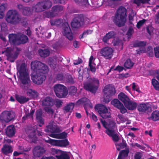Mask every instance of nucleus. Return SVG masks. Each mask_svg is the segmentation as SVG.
Masks as SVG:
<instances>
[{"instance_id": "f257e3e1", "label": "nucleus", "mask_w": 159, "mask_h": 159, "mask_svg": "<svg viewBox=\"0 0 159 159\" xmlns=\"http://www.w3.org/2000/svg\"><path fill=\"white\" fill-rule=\"evenodd\" d=\"M31 68L34 71L31 75L34 83L37 84H42L46 78L44 74L48 71V67L41 62L36 61L31 62Z\"/></svg>"}, {"instance_id": "f03ea898", "label": "nucleus", "mask_w": 159, "mask_h": 159, "mask_svg": "<svg viewBox=\"0 0 159 159\" xmlns=\"http://www.w3.org/2000/svg\"><path fill=\"white\" fill-rule=\"evenodd\" d=\"M23 85L22 88L27 90V93L31 98H34L38 96V93L35 91L29 89L30 84V80L28 71L25 63L20 66V83Z\"/></svg>"}, {"instance_id": "7ed1b4c3", "label": "nucleus", "mask_w": 159, "mask_h": 159, "mask_svg": "<svg viewBox=\"0 0 159 159\" xmlns=\"http://www.w3.org/2000/svg\"><path fill=\"white\" fill-rule=\"evenodd\" d=\"M101 121L103 126L106 129V133L111 137L114 141H117L119 138L116 132L117 130L116 123L112 120L107 123L102 120Z\"/></svg>"}, {"instance_id": "20e7f679", "label": "nucleus", "mask_w": 159, "mask_h": 159, "mask_svg": "<svg viewBox=\"0 0 159 159\" xmlns=\"http://www.w3.org/2000/svg\"><path fill=\"white\" fill-rule=\"evenodd\" d=\"M46 132H50L52 133L49 134L51 137L59 139H65L66 137L67 133L63 132L59 134H55V133H58L60 132L61 130L58 126H57L56 124L53 121H51L49 125L46 127L45 130Z\"/></svg>"}, {"instance_id": "39448f33", "label": "nucleus", "mask_w": 159, "mask_h": 159, "mask_svg": "<svg viewBox=\"0 0 159 159\" xmlns=\"http://www.w3.org/2000/svg\"><path fill=\"white\" fill-rule=\"evenodd\" d=\"M126 10L125 8L120 7L113 18L114 22L119 27L124 25L126 22Z\"/></svg>"}, {"instance_id": "423d86ee", "label": "nucleus", "mask_w": 159, "mask_h": 159, "mask_svg": "<svg viewBox=\"0 0 159 159\" xmlns=\"http://www.w3.org/2000/svg\"><path fill=\"white\" fill-rule=\"evenodd\" d=\"M53 89L56 96L60 98H64L68 94L67 88L63 85L57 84L53 87Z\"/></svg>"}, {"instance_id": "0eeeda50", "label": "nucleus", "mask_w": 159, "mask_h": 159, "mask_svg": "<svg viewBox=\"0 0 159 159\" xmlns=\"http://www.w3.org/2000/svg\"><path fill=\"white\" fill-rule=\"evenodd\" d=\"M104 93L103 101L106 103L108 102L111 100V97L114 95L116 93L115 88L110 85H107L103 89Z\"/></svg>"}, {"instance_id": "6e6552de", "label": "nucleus", "mask_w": 159, "mask_h": 159, "mask_svg": "<svg viewBox=\"0 0 159 159\" xmlns=\"http://www.w3.org/2000/svg\"><path fill=\"white\" fill-rule=\"evenodd\" d=\"M91 83L86 82L84 83V87L86 90L92 93H94L97 90L99 84V80L94 78L91 80Z\"/></svg>"}, {"instance_id": "1a4fd4ad", "label": "nucleus", "mask_w": 159, "mask_h": 159, "mask_svg": "<svg viewBox=\"0 0 159 159\" xmlns=\"http://www.w3.org/2000/svg\"><path fill=\"white\" fill-rule=\"evenodd\" d=\"M6 20L9 23L15 24L19 21V15L15 10H9L7 13Z\"/></svg>"}, {"instance_id": "9d476101", "label": "nucleus", "mask_w": 159, "mask_h": 159, "mask_svg": "<svg viewBox=\"0 0 159 159\" xmlns=\"http://www.w3.org/2000/svg\"><path fill=\"white\" fill-rule=\"evenodd\" d=\"M95 108L103 118L106 119L111 117L110 110L108 109L105 106L98 104L96 106Z\"/></svg>"}, {"instance_id": "9b49d317", "label": "nucleus", "mask_w": 159, "mask_h": 159, "mask_svg": "<svg viewBox=\"0 0 159 159\" xmlns=\"http://www.w3.org/2000/svg\"><path fill=\"white\" fill-rule=\"evenodd\" d=\"M15 117V113L12 111H5L0 115V120L2 123H8Z\"/></svg>"}, {"instance_id": "f8f14e48", "label": "nucleus", "mask_w": 159, "mask_h": 159, "mask_svg": "<svg viewBox=\"0 0 159 159\" xmlns=\"http://www.w3.org/2000/svg\"><path fill=\"white\" fill-rule=\"evenodd\" d=\"M52 6V2L48 0H44L41 2L38 3L35 6V9L33 7L32 9L33 11L40 12L42 11L44 9L49 8Z\"/></svg>"}, {"instance_id": "ddd939ff", "label": "nucleus", "mask_w": 159, "mask_h": 159, "mask_svg": "<svg viewBox=\"0 0 159 159\" xmlns=\"http://www.w3.org/2000/svg\"><path fill=\"white\" fill-rule=\"evenodd\" d=\"M37 126H35L34 128H32L30 129L28 132V133L29 134L28 137L29 141L30 142L35 143L37 140V138L36 134V133H38V135H42L43 133L40 131H39L37 129Z\"/></svg>"}, {"instance_id": "4468645a", "label": "nucleus", "mask_w": 159, "mask_h": 159, "mask_svg": "<svg viewBox=\"0 0 159 159\" xmlns=\"http://www.w3.org/2000/svg\"><path fill=\"white\" fill-rule=\"evenodd\" d=\"M146 44V43L144 42L137 41L135 42L134 46L135 47H139L140 48L136 50L137 53L140 54L141 53H145L150 51L152 52V48L151 47H148L146 50L144 46Z\"/></svg>"}, {"instance_id": "2eb2a0df", "label": "nucleus", "mask_w": 159, "mask_h": 159, "mask_svg": "<svg viewBox=\"0 0 159 159\" xmlns=\"http://www.w3.org/2000/svg\"><path fill=\"white\" fill-rule=\"evenodd\" d=\"M47 142L52 145L61 147H66L69 145V142L66 139L63 140L49 139Z\"/></svg>"}, {"instance_id": "dca6fc26", "label": "nucleus", "mask_w": 159, "mask_h": 159, "mask_svg": "<svg viewBox=\"0 0 159 159\" xmlns=\"http://www.w3.org/2000/svg\"><path fill=\"white\" fill-rule=\"evenodd\" d=\"M42 105L46 106L44 108L47 112L53 113L51 107L53 105V102L52 99L50 97H46L42 101Z\"/></svg>"}, {"instance_id": "f3484780", "label": "nucleus", "mask_w": 159, "mask_h": 159, "mask_svg": "<svg viewBox=\"0 0 159 159\" xmlns=\"http://www.w3.org/2000/svg\"><path fill=\"white\" fill-rule=\"evenodd\" d=\"M113 50L112 48L106 47L102 49L100 51V53L106 59L111 58L113 55Z\"/></svg>"}, {"instance_id": "a211bd4d", "label": "nucleus", "mask_w": 159, "mask_h": 159, "mask_svg": "<svg viewBox=\"0 0 159 159\" xmlns=\"http://www.w3.org/2000/svg\"><path fill=\"white\" fill-rule=\"evenodd\" d=\"M63 29V34L69 40H72L73 38V34L70 29L67 23H65L64 24Z\"/></svg>"}, {"instance_id": "6ab92c4d", "label": "nucleus", "mask_w": 159, "mask_h": 159, "mask_svg": "<svg viewBox=\"0 0 159 159\" xmlns=\"http://www.w3.org/2000/svg\"><path fill=\"white\" fill-rule=\"evenodd\" d=\"M9 42L14 45L19 44L20 37L19 34H10L8 35Z\"/></svg>"}, {"instance_id": "aec40b11", "label": "nucleus", "mask_w": 159, "mask_h": 159, "mask_svg": "<svg viewBox=\"0 0 159 159\" xmlns=\"http://www.w3.org/2000/svg\"><path fill=\"white\" fill-rule=\"evenodd\" d=\"M82 18L83 16L81 15H79L74 18L71 24V26L74 28H78L80 26V21H82Z\"/></svg>"}, {"instance_id": "412c9836", "label": "nucleus", "mask_w": 159, "mask_h": 159, "mask_svg": "<svg viewBox=\"0 0 159 159\" xmlns=\"http://www.w3.org/2000/svg\"><path fill=\"white\" fill-rule=\"evenodd\" d=\"M15 133L16 130L13 125L9 126L6 129V134L9 137L13 136Z\"/></svg>"}, {"instance_id": "4be33fe9", "label": "nucleus", "mask_w": 159, "mask_h": 159, "mask_svg": "<svg viewBox=\"0 0 159 159\" xmlns=\"http://www.w3.org/2000/svg\"><path fill=\"white\" fill-rule=\"evenodd\" d=\"M1 151L2 153L6 155L11 153L13 151V149L12 147L10 145L5 144L3 145Z\"/></svg>"}, {"instance_id": "5701e85b", "label": "nucleus", "mask_w": 159, "mask_h": 159, "mask_svg": "<svg viewBox=\"0 0 159 159\" xmlns=\"http://www.w3.org/2000/svg\"><path fill=\"white\" fill-rule=\"evenodd\" d=\"M45 152V150L43 148L38 146L34 148L33 153L34 156L39 157L44 153Z\"/></svg>"}, {"instance_id": "b1692460", "label": "nucleus", "mask_w": 159, "mask_h": 159, "mask_svg": "<svg viewBox=\"0 0 159 159\" xmlns=\"http://www.w3.org/2000/svg\"><path fill=\"white\" fill-rule=\"evenodd\" d=\"M125 106L129 110H133L135 109L137 105V103L134 101L130 100V99L124 104Z\"/></svg>"}, {"instance_id": "393cba45", "label": "nucleus", "mask_w": 159, "mask_h": 159, "mask_svg": "<svg viewBox=\"0 0 159 159\" xmlns=\"http://www.w3.org/2000/svg\"><path fill=\"white\" fill-rule=\"evenodd\" d=\"M69 155V152L61 150L59 155H56V157L57 159H70Z\"/></svg>"}, {"instance_id": "a878e982", "label": "nucleus", "mask_w": 159, "mask_h": 159, "mask_svg": "<svg viewBox=\"0 0 159 159\" xmlns=\"http://www.w3.org/2000/svg\"><path fill=\"white\" fill-rule=\"evenodd\" d=\"M76 104L78 105L83 104L85 106L89 105V107H91V104L89 100L85 98H84L79 100L77 102Z\"/></svg>"}, {"instance_id": "bb28decb", "label": "nucleus", "mask_w": 159, "mask_h": 159, "mask_svg": "<svg viewBox=\"0 0 159 159\" xmlns=\"http://www.w3.org/2000/svg\"><path fill=\"white\" fill-rule=\"evenodd\" d=\"M42 114V111L41 109H39L36 112V119L38 122L41 124H39V126L41 127L42 126L41 124H43V121L41 117Z\"/></svg>"}, {"instance_id": "cd10ccee", "label": "nucleus", "mask_w": 159, "mask_h": 159, "mask_svg": "<svg viewBox=\"0 0 159 159\" xmlns=\"http://www.w3.org/2000/svg\"><path fill=\"white\" fill-rule=\"evenodd\" d=\"M118 98L124 104L129 99L128 97L123 92H121L119 94Z\"/></svg>"}, {"instance_id": "c85d7f7f", "label": "nucleus", "mask_w": 159, "mask_h": 159, "mask_svg": "<svg viewBox=\"0 0 159 159\" xmlns=\"http://www.w3.org/2000/svg\"><path fill=\"white\" fill-rule=\"evenodd\" d=\"M115 35V33L111 31L107 33L103 37L102 41L104 42H107L109 39L112 38Z\"/></svg>"}, {"instance_id": "c756f323", "label": "nucleus", "mask_w": 159, "mask_h": 159, "mask_svg": "<svg viewBox=\"0 0 159 159\" xmlns=\"http://www.w3.org/2000/svg\"><path fill=\"white\" fill-rule=\"evenodd\" d=\"M7 5L6 3L0 4V19L2 18L4 16V12L6 9Z\"/></svg>"}, {"instance_id": "7c9ffc66", "label": "nucleus", "mask_w": 159, "mask_h": 159, "mask_svg": "<svg viewBox=\"0 0 159 159\" xmlns=\"http://www.w3.org/2000/svg\"><path fill=\"white\" fill-rule=\"evenodd\" d=\"M149 107L148 103H143L139 105L138 107V110L139 111L143 112L146 111Z\"/></svg>"}, {"instance_id": "2f4dec72", "label": "nucleus", "mask_w": 159, "mask_h": 159, "mask_svg": "<svg viewBox=\"0 0 159 159\" xmlns=\"http://www.w3.org/2000/svg\"><path fill=\"white\" fill-rule=\"evenodd\" d=\"M129 151L128 150H124L121 151L119 154L118 159H125Z\"/></svg>"}, {"instance_id": "473e14b6", "label": "nucleus", "mask_w": 159, "mask_h": 159, "mask_svg": "<svg viewBox=\"0 0 159 159\" xmlns=\"http://www.w3.org/2000/svg\"><path fill=\"white\" fill-rule=\"evenodd\" d=\"M52 12L51 14V16L52 17L53 16L52 14H57L58 12L62 10L63 7L61 6H55L52 7Z\"/></svg>"}, {"instance_id": "72a5a7b5", "label": "nucleus", "mask_w": 159, "mask_h": 159, "mask_svg": "<svg viewBox=\"0 0 159 159\" xmlns=\"http://www.w3.org/2000/svg\"><path fill=\"white\" fill-rule=\"evenodd\" d=\"M39 52L40 56L42 57H47L49 54V51L48 49H39Z\"/></svg>"}, {"instance_id": "f704fd0d", "label": "nucleus", "mask_w": 159, "mask_h": 159, "mask_svg": "<svg viewBox=\"0 0 159 159\" xmlns=\"http://www.w3.org/2000/svg\"><path fill=\"white\" fill-rule=\"evenodd\" d=\"M74 107V104L72 103H70L64 108V110L65 112H71Z\"/></svg>"}, {"instance_id": "c9c22d12", "label": "nucleus", "mask_w": 159, "mask_h": 159, "mask_svg": "<svg viewBox=\"0 0 159 159\" xmlns=\"http://www.w3.org/2000/svg\"><path fill=\"white\" fill-rule=\"evenodd\" d=\"M111 104L115 107L119 108L120 106H122V104L117 99H114L111 102Z\"/></svg>"}, {"instance_id": "e433bc0d", "label": "nucleus", "mask_w": 159, "mask_h": 159, "mask_svg": "<svg viewBox=\"0 0 159 159\" xmlns=\"http://www.w3.org/2000/svg\"><path fill=\"white\" fill-rule=\"evenodd\" d=\"M151 117L154 121L159 120V111H153Z\"/></svg>"}, {"instance_id": "4c0bfd02", "label": "nucleus", "mask_w": 159, "mask_h": 159, "mask_svg": "<svg viewBox=\"0 0 159 159\" xmlns=\"http://www.w3.org/2000/svg\"><path fill=\"white\" fill-rule=\"evenodd\" d=\"M134 65V63L132 62L130 59H128L125 62L124 66L125 68L129 69L131 68Z\"/></svg>"}, {"instance_id": "58836bf2", "label": "nucleus", "mask_w": 159, "mask_h": 159, "mask_svg": "<svg viewBox=\"0 0 159 159\" xmlns=\"http://www.w3.org/2000/svg\"><path fill=\"white\" fill-rule=\"evenodd\" d=\"M62 20L61 19L54 20H51V24L52 25L59 26L61 24L62 22Z\"/></svg>"}, {"instance_id": "ea45409f", "label": "nucleus", "mask_w": 159, "mask_h": 159, "mask_svg": "<svg viewBox=\"0 0 159 159\" xmlns=\"http://www.w3.org/2000/svg\"><path fill=\"white\" fill-rule=\"evenodd\" d=\"M152 84L156 90L159 91V82L157 80L153 79L152 80Z\"/></svg>"}, {"instance_id": "a19ab883", "label": "nucleus", "mask_w": 159, "mask_h": 159, "mask_svg": "<svg viewBox=\"0 0 159 159\" xmlns=\"http://www.w3.org/2000/svg\"><path fill=\"white\" fill-rule=\"evenodd\" d=\"M75 2L81 5L87 6L88 4V0H75Z\"/></svg>"}, {"instance_id": "79ce46f5", "label": "nucleus", "mask_w": 159, "mask_h": 159, "mask_svg": "<svg viewBox=\"0 0 159 159\" xmlns=\"http://www.w3.org/2000/svg\"><path fill=\"white\" fill-rule=\"evenodd\" d=\"M131 86L133 90L136 91L139 93L141 92L139 89V86L135 83H133L131 84Z\"/></svg>"}, {"instance_id": "37998d69", "label": "nucleus", "mask_w": 159, "mask_h": 159, "mask_svg": "<svg viewBox=\"0 0 159 159\" xmlns=\"http://www.w3.org/2000/svg\"><path fill=\"white\" fill-rule=\"evenodd\" d=\"M22 13L25 15H29L31 14V10L29 7H25L23 10Z\"/></svg>"}, {"instance_id": "c03bdc74", "label": "nucleus", "mask_w": 159, "mask_h": 159, "mask_svg": "<svg viewBox=\"0 0 159 159\" xmlns=\"http://www.w3.org/2000/svg\"><path fill=\"white\" fill-rule=\"evenodd\" d=\"M150 0H133L134 2L137 5H139L141 3H146L148 2Z\"/></svg>"}, {"instance_id": "a18cd8bd", "label": "nucleus", "mask_w": 159, "mask_h": 159, "mask_svg": "<svg viewBox=\"0 0 159 159\" xmlns=\"http://www.w3.org/2000/svg\"><path fill=\"white\" fill-rule=\"evenodd\" d=\"M61 150L56 149L55 148H51V153L53 155H59L60 153L61 152Z\"/></svg>"}, {"instance_id": "49530a36", "label": "nucleus", "mask_w": 159, "mask_h": 159, "mask_svg": "<svg viewBox=\"0 0 159 159\" xmlns=\"http://www.w3.org/2000/svg\"><path fill=\"white\" fill-rule=\"evenodd\" d=\"M52 101L53 102V105H56L57 107H59L61 105L62 102L60 100L56 99L54 100H52Z\"/></svg>"}, {"instance_id": "de8ad7c7", "label": "nucleus", "mask_w": 159, "mask_h": 159, "mask_svg": "<svg viewBox=\"0 0 159 159\" xmlns=\"http://www.w3.org/2000/svg\"><path fill=\"white\" fill-rule=\"evenodd\" d=\"M28 40V38L25 35H20V43H26Z\"/></svg>"}, {"instance_id": "09e8293b", "label": "nucleus", "mask_w": 159, "mask_h": 159, "mask_svg": "<svg viewBox=\"0 0 159 159\" xmlns=\"http://www.w3.org/2000/svg\"><path fill=\"white\" fill-rule=\"evenodd\" d=\"M112 43L114 45H122V41L121 40H119L118 39H116V40L114 39L112 41Z\"/></svg>"}, {"instance_id": "8fccbe9b", "label": "nucleus", "mask_w": 159, "mask_h": 159, "mask_svg": "<svg viewBox=\"0 0 159 159\" xmlns=\"http://www.w3.org/2000/svg\"><path fill=\"white\" fill-rule=\"evenodd\" d=\"M56 80H58L64 81L65 80V77L63 76L62 74H61L57 75L56 77Z\"/></svg>"}, {"instance_id": "3c124183", "label": "nucleus", "mask_w": 159, "mask_h": 159, "mask_svg": "<svg viewBox=\"0 0 159 159\" xmlns=\"http://www.w3.org/2000/svg\"><path fill=\"white\" fill-rule=\"evenodd\" d=\"M124 69L123 67L122 66H117L116 67L115 69H113V68H111V69L110 70V71H109V72L111 70H117L119 72H120L122 71L123 69Z\"/></svg>"}, {"instance_id": "603ef678", "label": "nucleus", "mask_w": 159, "mask_h": 159, "mask_svg": "<svg viewBox=\"0 0 159 159\" xmlns=\"http://www.w3.org/2000/svg\"><path fill=\"white\" fill-rule=\"evenodd\" d=\"M55 60H53L52 59H50L49 61V64L51 67H54L56 64V62L55 61Z\"/></svg>"}, {"instance_id": "864d4df0", "label": "nucleus", "mask_w": 159, "mask_h": 159, "mask_svg": "<svg viewBox=\"0 0 159 159\" xmlns=\"http://www.w3.org/2000/svg\"><path fill=\"white\" fill-rule=\"evenodd\" d=\"M154 30V28L152 26H149L147 28V32L150 35L152 34Z\"/></svg>"}, {"instance_id": "5fc2aeb1", "label": "nucleus", "mask_w": 159, "mask_h": 159, "mask_svg": "<svg viewBox=\"0 0 159 159\" xmlns=\"http://www.w3.org/2000/svg\"><path fill=\"white\" fill-rule=\"evenodd\" d=\"M118 117L121 121L123 123L127 121V119L125 117L122 115L119 114L118 115Z\"/></svg>"}, {"instance_id": "6e6d98bb", "label": "nucleus", "mask_w": 159, "mask_h": 159, "mask_svg": "<svg viewBox=\"0 0 159 159\" xmlns=\"http://www.w3.org/2000/svg\"><path fill=\"white\" fill-rule=\"evenodd\" d=\"M142 156V154L141 152H138L136 153L134 157L135 159H140Z\"/></svg>"}, {"instance_id": "4d7b16f0", "label": "nucleus", "mask_w": 159, "mask_h": 159, "mask_svg": "<svg viewBox=\"0 0 159 159\" xmlns=\"http://www.w3.org/2000/svg\"><path fill=\"white\" fill-rule=\"evenodd\" d=\"M133 33V29L131 28H129L127 33V35L128 38H130Z\"/></svg>"}, {"instance_id": "13d9d810", "label": "nucleus", "mask_w": 159, "mask_h": 159, "mask_svg": "<svg viewBox=\"0 0 159 159\" xmlns=\"http://www.w3.org/2000/svg\"><path fill=\"white\" fill-rule=\"evenodd\" d=\"M89 66L90 67V70L92 72H95L96 71L95 66L96 65L95 64H92L89 65Z\"/></svg>"}, {"instance_id": "bf43d9fd", "label": "nucleus", "mask_w": 159, "mask_h": 159, "mask_svg": "<svg viewBox=\"0 0 159 159\" xmlns=\"http://www.w3.org/2000/svg\"><path fill=\"white\" fill-rule=\"evenodd\" d=\"M146 20L144 19H143L142 20H140L137 23V27L138 28H139L145 22Z\"/></svg>"}, {"instance_id": "052dcab7", "label": "nucleus", "mask_w": 159, "mask_h": 159, "mask_svg": "<svg viewBox=\"0 0 159 159\" xmlns=\"http://www.w3.org/2000/svg\"><path fill=\"white\" fill-rule=\"evenodd\" d=\"M120 109V112L121 113L123 114L125 113L127 111V110L126 108L124 107L123 105L122 104V106H120V107L118 108Z\"/></svg>"}, {"instance_id": "680f3d73", "label": "nucleus", "mask_w": 159, "mask_h": 159, "mask_svg": "<svg viewBox=\"0 0 159 159\" xmlns=\"http://www.w3.org/2000/svg\"><path fill=\"white\" fill-rule=\"evenodd\" d=\"M29 100L28 98L24 97H20V103H24L27 102Z\"/></svg>"}, {"instance_id": "e2e57ef3", "label": "nucleus", "mask_w": 159, "mask_h": 159, "mask_svg": "<svg viewBox=\"0 0 159 159\" xmlns=\"http://www.w3.org/2000/svg\"><path fill=\"white\" fill-rule=\"evenodd\" d=\"M94 59L93 57L92 56H91L89 58V65H90L91 64H94Z\"/></svg>"}, {"instance_id": "0e129e2a", "label": "nucleus", "mask_w": 159, "mask_h": 159, "mask_svg": "<svg viewBox=\"0 0 159 159\" xmlns=\"http://www.w3.org/2000/svg\"><path fill=\"white\" fill-rule=\"evenodd\" d=\"M155 75L156 78L159 81V70L155 71Z\"/></svg>"}, {"instance_id": "69168bd1", "label": "nucleus", "mask_w": 159, "mask_h": 159, "mask_svg": "<svg viewBox=\"0 0 159 159\" xmlns=\"http://www.w3.org/2000/svg\"><path fill=\"white\" fill-rule=\"evenodd\" d=\"M135 13L134 12H131V14H129V19L130 21L133 19V16H134Z\"/></svg>"}, {"instance_id": "338daca9", "label": "nucleus", "mask_w": 159, "mask_h": 159, "mask_svg": "<svg viewBox=\"0 0 159 159\" xmlns=\"http://www.w3.org/2000/svg\"><path fill=\"white\" fill-rule=\"evenodd\" d=\"M92 30H88L86 31H84L83 33V36H85L86 35L88 34H91V33H92Z\"/></svg>"}, {"instance_id": "774afa93", "label": "nucleus", "mask_w": 159, "mask_h": 159, "mask_svg": "<svg viewBox=\"0 0 159 159\" xmlns=\"http://www.w3.org/2000/svg\"><path fill=\"white\" fill-rule=\"evenodd\" d=\"M155 21L157 23H159V12L156 15Z\"/></svg>"}]
</instances>
